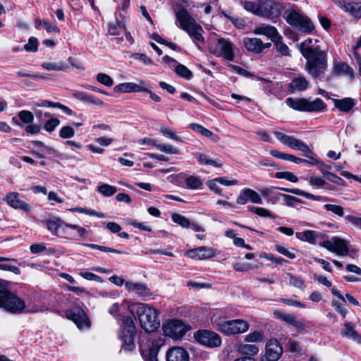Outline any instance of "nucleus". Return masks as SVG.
I'll return each mask as SVG.
<instances>
[{
	"label": "nucleus",
	"instance_id": "nucleus-30",
	"mask_svg": "<svg viewBox=\"0 0 361 361\" xmlns=\"http://www.w3.org/2000/svg\"><path fill=\"white\" fill-rule=\"evenodd\" d=\"M136 334H128L121 331L119 337L122 341V349L127 351H132L135 347L134 338Z\"/></svg>",
	"mask_w": 361,
	"mask_h": 361
},
{
	"label": "nucleus",
	"instance_id": "nucleus-25",
	"mask_svg": "<svg viewBox=\"0 0 361 361\" xmlns=\"http://www.w3.org/2000/svg\"><path fill=\"white\" fill-rule=\"evenodd\" d=\"M333 102L334 106L342 112H350L356 104L355 99L350 97H345L343 99H334Z\"/></svg>",
	"mask_w": 361,
	"mask_h": 361
},
{
	"label": "nucleus",
	"instance_id": "nucleus-44",
	"mask_svg": "<svg viewBox=\"0 0 361 361\" xmlns=\"http://www.w3.org/2000/svg\"><path fill=\"white\" fill-rule=\"evenodd\" d=\"M281 39H282V37L280 35L279 38H277L276 40L273 41L276 51H279V53H281V54L283 56H290V54L289 48L288 47V46L286 44H285L282 42Z\"/></svg>",
	"mask_w": 361,
	"mask_h": 361
},
{
	"label": "nucleus",
	"instance_id": "nucleus-28",
	"mask_svg": "<svg viewBox=\"0 0 361 361\" xmlns=\"http://www.w3.org/2000/svg\"><path fill=\"white\" fill-rule=\"evenodd\" d=\"M280 190L290 192L296 195L302 196L305 198L312 200L314 201H326L328 200V197L324 196H317L311 193L305 192L298 188H280Z\"/></svg>",
	"mask_w": 361,
	"mask_h": 361
},
{
	"label": "nucleus",
	"instance_id": "nucleus-32",
	"mask_svg": "<svg viewBox=\"0 0 361 361\" xmlns=\"http://www.w3.org/2000/svg\"><path fill=\"white\" fill-rule=\"evenodd\" d=\"M341 335L361 343V336L355 330L354 325L351 322L345 323L344 329L341 331Z\"/></svg>",
	"mask_w": 361,
	"mask_h": 361
},
{
	"label": "nucleus",
	"instance_id": "nucleus-56",
	"mask_svg": "<svg viewBox=\"0 0 361 361\" xmlns=\"http://www.w3.org/2000/svg\"><path fill=\"white\" fill-rule=\"evenodd\" d=\"M160 130L164 136L168 137L177 142H183L182 139L179 137L178 135H176V133L173 131L170 128L167 126H162Z\"/></svg>",
	"mask_w": 361,
	"mask_h": 361
},
{
	"label": "nucleus",
	"instance_id": "nucleus-6",
	"mask_svg": "<svg viewBox=\"0 0 361 361\" xmlns=\"http://www.w3.org/2000/svg\"><path fill=\"white\" fill-rule=\"evenodd\" d=\"M243 5L245 10L259 16L272 18L275 16L272 0H257L256 2L246 1Z\"/></svg>",
	"mask_w": 361,
	"mask_h": 361
},
{
	"label": "nucleus",
	"instance_id": "nucleus-36",
	"mask_svg": "<svg viewBox=\"0 0 361 361\" xmlns=\"http://www.w3.org/2000/svg\"><path fill=\"white\" fill-rule=\"evenodd\" d=\"M195 158H196L201 165H211L215 167H221L222 166L221 163L218 162L217 161L211 159L207 154H201V153H195L194 154Z\"/></svg>",
	"mask_w": 361,
	"mask_h": 361
},
{
	"label": "nucleus",
	"instance_id": "nucleus-45",
	"mask_svg": "<svg viewBox=\"0 0 361 361\" xmlns=\"http://www.w3.org/2000/svg\"><path fill=\"white\" fill-rule=\"evenodd\" d=\"M126 29L125 23L123 20L112 23L109 24V32L111 35H118L122 30Z\"/></svg>",
	"mask_w": 361,
	"mask_h": 361
},
{
	"label": "nucleus",
	"instance_id": "nucleus-27",
	"mask_svg": "<svg viewBox=\"0 0 361 361\" xmlns=\"http://www.w3.org/2000/svg\"><path fill=\"white\" fill-rule=\"evenodd\" d=\"M235 348L238 353L247 355L246 357H251V356H255L259 353V348L255 344L240 343H238Z\"/></svg>",
	"mask_w": 361,
	"mask_h": 361
},
{
	"label": "nucleus",
	"instance_id": "nucleus-17",
	"mask_svg": "<svg viewBox=\"0 0 361 361\" xmlns=\"http://www.w3.org/2000/svg\"><path fill=\"white\" fill-rule=\"evenodd\" d=\"M243 44L247 51L257 54L263 52L271 46L270 42L263 43L260 39L256 37H245Z\"/></svg>",
	"mask_w": 361,
	"mask_h": 361
},
{
	"label": "nucleus",
	"instance_id": "nucleus-12",
	"mask_svg": "<svg viewBox=\"0 0 361 361\" xmlns=\"http://www.w3.org/2000/svg\"><path fill=\"white\" fill-rule=\"evenodd\" d=\"M274 134L281 143L288 146L293 149L300 150L303 152H311L307 145L293 136L284 135L279 131H274Z\"/></svg>",
	"mask_w": 361,
	"mask_h": 361
},
{
	"label": "nucleus",
	"instance_id": "nucleus-2",
	"mask_svg": "<svg viewBox=\"0 0 361 361\" xmlns=\"http://www.w3.org/2000/svg\"><path fill=\"white\" fill-rule=\"evenodd\" d=\"M136 314L141 328L147 333H152L159 327L160 321L156 309L146 304H140L137 308Z\"/></svg>",
	"mask_w": 361,
	"mask_h": 361
},
{
	"label": "nucleus",
	"instance_id": "nucleus-13",
	"mask_svg": "<svg viewBox=\"0 0 361 361\" xmlns=\"http://www.w3.org/2000/svg\"><path fill=\"white\" fill-rule=\"evenodd\" d=\"M320 245L338 255L345 256L348 254L347 242L338 237L324 240L320 243Z\"/></svg>",
	"mask_w": 361,
	"mask_h": 361
},
{
	"label": "nucleus",
	"instance_id": "nucleus-61",
	"mask_svg": "<svg viewBox=\"0 0 361 361\" xmlns=\"http://www.w3.org/2000/svg\"><path fill=\"white\" fill-rule=\"evenodd\" d=\"M288 276H289V283L291 286L300 289H304V282L300 278L293 276L291 274H288Z\"/></svg>",
	"mask_w": 361,
	"mask_h": 361
},
{
	"label": "nucleus",
	"instance_id": "nucleus-63",
	"mask_svg": "<svg viewBox=\"0 0 361 361\" xmlns=\"http://www.w3.org/2000/svg\"><path fill=\"white\" fill-rule=\"evenodd\" d=\"M276 250L279 252L280 254L290 258V259H295L296 255L294 252L288 250L285 247L280 245H275Z\"/></svg>",
	"mask_w": 361,
	"mask_h": 361
},
{
	"label": "nucleus",
	"instance_id": "nucleus-3",
	"mask_svg": "<svg viewBox=\"0 0 361 361\" xmlns=\"http://www.w3.org/2000/svg\"><path fill=\"white\" fill-rule=\"evenodd\" d=\"M0 307L4 309L6 312L13 314H20L26 309L27 312H36L37 308H30L29 305L26 306L25 301L13 293L5 290L0 298Z\"/></svg>",
	"mask_w": 361,
	"mask_h": 361
},
{
	"label": "nucleus",
	"instance_id": "nucleus-8",
	"mask_svg": "<svg viewBox=\"0 0 361 361\" xmlns=\"http://www.w3.org/2000/svg\"><path fill=\"white\" fill-rule=\"evenodd\" d=\"M195 339L200 344L214 348L221 346L222 341L220 336L209 330H198L194 334Z\"/></svg>",
	"mask_w": 361,
	"mask_h": 361
},
{
	"label": "nucleus",
	"instance_id": "nucleus-14",
	"mask_svg": "<svg viewBox=\"0 0 361 361\" xmlns=\"http://www.w3.org/2000/svg\"><path fill=\"white\" fill-rule=\"evenodd\" d=\"M216 47L219 51L216 56L228 61H233L235 58V45L228 39L220 38L217 40Z\"/></svg>",
	"mask_w": 361,
	"mask_h": 361
},
{
	"label": "nucleus",
	"instance_id": "nucleus-20",
	"mask_svg": "<svg viewBox=\"0 0 361 361\" xmlns=\"http://www.w3.org/2000/svg\"><path fill=\"white\" fill-rule=\"evenodd\" d=\"M167 361H189V354L183 348L173 347L168 350L166 355Z\"/></svg>",
	"mask_w": 361,
	"mask_h": 361
},
{
	"label": "nucleus",
	"instance_id": "nucleus-15",
	"mask_svg": "<svg viewBox=\"0 0 361 361\" xmlns=\"http://www.w3.org/2000/svg\"><path fill=\"white\" fill-rule=\"evenodd\" d=\"M141 355L145 361H158L157 354L159 350V345L154 342L148 341L143 343L142 341L140 345Z\"/></svg>",
	"mask_w": 361,
	"mask_h": 361
},
{
	"label": "nucleus",
	"instance_id": "nucleus-50",
	"mask_svg": "<svg viewBox=\"0 0 361 361\" xmlns=\"http://www.w3.org/2000/svg\"><path fill=\"white\" fill-rule=\"evenodd\" d=\"M175 71L176 73L180 75V77H183L187 80H189L192 78V72L184 65L182 64H178L175 67Z\"/></svg>",
	"mask_w": 361,
	"mask_h": 361
},
{
	"label": "nucleus",
	"instance_id": "nucleus-18",
	"mask_svg": "<svg viewBox=\"0 0 361 361\" xmlns=\"http://www.w3.org/2000/svg\"><path fill=\"white\" fill-rule=\"evenodd\" d=\"M216 250L211 247L201 246L192 249L187 252V255L194 259L202 260L216 256Z\"/></svg>",
	"mask_w": 361,
	"mask_h": 361
},
{
	"label": "nucleus",
	"instance_id": "nucleus-22",
	"mask_svg": "<svg viewBox=\"0 0 361 361\" xmlns=\"http://www.w3.org/2000/svg\"><path fill=\"white\" fill-rule=\"evenodd\" d=\"M230 315L225 309H215L211 316V322L214 327L218 331L220 327L228 320Z\"/></svg>",
	"mask_w": 361,
	"mask_h": 361
},
{
	"label": "nucleus",
	"instance_id": "nucleus-60",
	"mask_svg": "<svg viewBox=\"0 0 361 361\" xmlns=\"http://www.w3.org/2000/svg\"><path fill=\"white\" fill-rule=\"evenodd\" d=\"M279 196L282 197L285 200V204L288 207H293L295 203H300L301 200L294 196L283 194V193H279Z\"/></svg>",
	"mask_w": 361,
	"mask_h": 361
},
{
	"label": "nucleus",
	"instance_id": "nucleus-53",
	"mask_svg": "<svg viewBox=\"0 0 361 361\" xmlns=\"http://www.w3.org/2000/svg\"><path fill=\"white\" fill-rule=\"evenodd\" d=\"M275 177L279 179H286L292 183H296L298 180V177L292 172L289 171L277 172L275 174Z\"/></svg>",
	"mask_w": 361,
	"mask_h": 361
},
{
	"label": "nucleus",
	"instance_id": "nucleus-5",
	"mask_svg": "<svg viewBox=\"0 0 361 361\" xmlns=\"http://www.w3.org/2000/svg\"><path fill=\"white\" fill-rule=\"evenodd\" d=\"M286 102L288 106L300 111H322L326 108V104L319 98L310 101L305 98L288 97Z\"/></svg>",
	"mask_w": 361,
	"mask_h": 361
},
{
	"label": "nucleus",
	"instance_id": "nucleus-16",
	"mask_svg": "<svg viewBox=\"0 0 361 361\" xmlns=\"http://www.w3.org/2000/svg\"><path fill=\"white\" fill-rule=\"evenodd\" d=\"M283 353V348L276 339H270L266 345L265 357L267 361H276Z\"/></svg>",
	"mask_w": 361,
	"mask_h": 361
},
{
	"label": "nucleus",
	"instance_id": "nucleus-19",
	"mask_svg": "<svg viewBox=\"0 0 361 361\" xmlns=\"http://www.w3.org/2000/svg\"><path fill=\"white\" fill-rule=\"evenodd\" d=\"M253 33L255 35H264L271 39L272 42L279 38L280 35L275 27L264 23L255 26L253 30Z\"/></svg>",
	"mask_w": 361,
	"mask_h": 361
},
{
	"label": "nucleus",
	"instance_id": "nucleus-37",
	"mask_svg": "<svg viewBox=\"0 0 361 361\" xmlns=\"http://www.w3.org/2000/svg\"><path fill=\"white\" fill-rule=\"evenodd\" d=\"M64 221L56 219H50L46 221L47 228L53 234L58 235L60 228L62 226H64Z\"/></svg>",
	"mask_w": 361,
	"mask_h": 361
},
{
	"label": "nucleus",
	"instance_id": "nucleus-42",
	"mask_svg": "<svg viewBox=\"0 0 361 361\" xmlns=\"http://www.w3.org/2000/svg\"><path fill=\"white\" fill-rule=\"evenodd\" d=\"M185 182L186 187L192 190L198 189L202 185V181L201 179L199 177L195 176H190L186 178Z\"/></svg>",
	"mask_w": 361,
	"mask_h": 361
},
{
	"label": "nucleus",
	"instance_id": "nucleus-21",
	"mask_svg": "<svg viewBox=\"0 0 361 361\" xmlns=\"http://www.w3.org/2000/svg\"><path fill=\"white\" fill-rule=\"evenodd\" d=\"M274 314L277 319H279L286 323L295 326L297 329H305V324L304 321L297 320L293 314L283 312L279 310L274 311Z\"/></svg>",
	"mask_w": 361,
	"mask_h": 361
},
{
	"label": "nucleus",
	"instance_id": "nucleus-43",
	"mask_svg": "<svg viewBox=\"0 0 361 361\" xmlns=\"http://www.w3.org/2000/svg\"><path fill=\"white\" fill-rule=\"evenodd\" d=\"M60 124V121L49 115V117L47 118V121L44 123V128L46 131L51 133H52L57 126Z\"/></svg>",
	"mask_w": 361,
	"mask_h": 361
},
{
	"label": "nucleus",
	"instance_id": "nucleus-54",
	"mask_svg": "<svg viewBox=\"0 0 361 361\" xmlns=\"http://www.w3.org/2000/svg\"><path fill=\"white\" fill-rule=\"evenodd\" d=\"M97 80L107 87H111L114 84L113 79L107 74L99 73L96 76Z\"/></svg>",
	"mask_w": 361,
	"mask_h": 361
},
{
	"label": "nucleus",
	"instance_id": "nucleus-29",
	"mask_svg": "<svg viewBox=\"0 0 361 361\" xmlns=\"http://www.w3.org/2000/svg\"><path fill=\"white\" fill-rule=\"evenodd\" d=\"M125 285L128 290L134 292L139 296H147L150 295L149 289L143 283L126 282Z\"/></svg>",
	"mask_w": 361,
	"mask_h": 361
},
{
	"label": "nucleus",
	"instance_id": "nucleus-33",
	"mask_svg": "<svg viewBox=\"0 0 361 361\" xmlns=\"http://www.w3.org/2000/svg\"><path fill=\"white\" fill-rule=\"evenodd\" d=\"M309 82L304 76H298L294 78L289 84V88L293 91H304L307 89Z\"/></svg>",
	"mask_w": 361,
	"mask_h": 361
},
{
	"label": "nucleus",
	"instance_id": "nucleus-7",
	"mask_svg": "<svg viewBox=\"0 0 361 361\" xmlns=\"http://www.w3.org/2000/svg\"><path fill=\"white\" fill-rule=\"evenodd\" d=\"M283 17L288 24L303 32L310 33L314 30V27L311 20L295 10H286Z\"/></svg>",
	"mask_w": 361,
	"mask_h": 361
},
{
	"label": "nucleus",
	"instance_id": "nucleus-46",
	"mask_svg": "<svg viewBox=\"0 0 361 361\" xmlns=\"http://www.w3.org/2000/svg\"><path fill=\"white\" fill-rule=\"evenodd\" d=\"M173 221L183 228H188L190 226V220L180 214H173L171 216Z\"/></svg>",
	"mask_w": 361,
	"mask_h": 361
},
{
	"label": "nucleus",
	"instance_id": "nucleus-47",
	"mask_svg": "<svg viewBox=\"0 0 361 361\" xmlns=\"http://www.w3.org/2000/svg\"><path fill=\"white\" fill-rule=\"evenodd\" d=\"M245 196L247 197L248 200L254 204H262V200L260 195L254 190L245 188Z\"/></svg>",
	"mask_w": 361,
	"mask_h": 361
},
{
	"label": "nucleus",
	"instance_id": "nucleus-26",
	"mask_svg": "<svg viewBox=\"0 0 361 361\" xmlns=\"http://www.w3.org/2000/svg\"><path fill=\"white\" fill-rule=\"evenodd\" d=\"M74 98L93 105L102 107L104 106V102L92 95L88 94L84 92L76 91L73 94Z\"/></svg>",
	"mask_w": 361,
	"mask_h": 361
},
{
	"label": "nucleus",
	"instance_id": "nucleus-9",
	"mask_svg": "<svg viewBox=\"0 0 361 361\" xmlns=\"http://www.w3.org/2000/svg\"><path fill=\"white\" fill-rule=\"evenodd\" d=\"M250 327V324L243 319H232L226 322L218 330L225 336H233L235 334H243L246 332Z\"/></svg>",
	"mask_w": 361,
	"mask_h": 361
},
{
	"label": "nucleus",
	"instance_id": "nucleus-62",
	"mask_svg": "<svg viewBox=\"0 0 361 361\" xmlns=\"http://www.w3.org/2000/svg\"><path fill=\"white\" fill-rule=\"evenodd\" d=\"M249 210L262 217H272L271 212L263 207H250Z\"/></svg>",
	"mask_w": 361,
	"mask_h": 361
},
{
	"label": "nucleus",
	"instance_id": "nucleus-48",
	"mask_svg": "<svg viewBox=\"0 0 361 361\" xmlns=\"http://www.w3.org/2000/svg\"><path fill=\"white\" fill-rule=\"evenodd\" d=\"M41 66L47 71H65L67 68V66L64 63H56L52 62H44L41 64Z\"/></svg>",
	"mask_w": 361,
	"mask_h": 361
},
{
	"label": "nucleus",
	"instance_id": "nucleus-59",
	"mask_svg": "<svg viewBox=\"0 0 361 361\" xmlns=\"http://www.w3.org/2000/svg\"><path fill=\"white\" fill-rule=\"evenodd\" d=\"M74 129L69 126L62 127L59 131L60 137L64 139L71 138L74 136Z\"/></svg>",
	"mask_w": 361,
	"mask_h": 361
},
{
	"label": "nucleus",
	"instance_id": "nucleus-58",
	"mask_svg": "<svg viewBox=\"0 0 361 361\" xmlns=\"http://www.w3.org/2000/svg\"><path fill=\"white\" fill-rule=\"evenodd\" d=\"M38 48V40L36 37H32L28 39L27 44L24 45V49L27 51L36 52Z\"/></svg>",
	"mask_w": 361,
	"mask_h": 361
},
{
	"label": "nucleus",
	"instance_id": "nucleus-64",
	"mask_svg": "<svg viewBox=\"0 0 361 361\" xmlns=\"http://www.w3.org/2000/svg\"><path fill=\"white\" fill-rule=\"evenodd\" d=\"M79 275L82 276L83 279H85L89 281H94L97 282H102V279L100 276L89 271H80Z\"/></svg>",
	"mask_w": 361,
	"mask_h": 361
},
{
	"label": "nucleus",
	"instance_id": "nucleus-10",
	"mask_svg": "<svg viewBox=\"0 0 361 361\" xmlns=\"http://www.w3.org/2000/svg\"><path fill=\"white\" fill-rule=\"evenodd\" d=\"M190 329V327L180 319H173L163 326L164 334L173 338L183 336Z\"/></svg>",
	"mask_w": 361,
	"mask_h": 361
},
{
	"label": "nucleus",
	"instance_id": "nucleus-31",
	"mask_svg": "<svg viewBox=\"0 0 361 361\" xmlns=\"http://www.w3.org/2000/svg\"><path fill=\"white\" fill-rule=\"evenodd\" d=\"M115 92H142L144 87L133 82H123L114 87Z\"/></svg>",
	"mask_w": 361,
	"mask_h": 361
},
{
	"label": "nucleus",
	"instance_id": "nucleus-35",
	"mask_svg": "<svg viewBox=\"0 0 361 361\" xmlns=\"http://www.w3.org/2000/svg\"><path fill=\"white\" fill-rule=\"evenodd\" d=\"M296 238L302 241L308 242L310 244H315L317 238V232L312 230H306L295 233Z\"/></svg>",
	"mask_w": 361,
	"mask_h": 361
},
{
	"label": "nucleus",
	"instance_id": "nucleus-49",
	"mask_svg": "<svg viewBox=\"0 0 361 361\" xmlns=\"http://www.w3.org/2000/svg\"><path fill=\"white\" fill-rule=\"evenodd\" d=\"M83 245L85 247L92 248V249L98 250H100L102 252H112V253H116V254H123L124 253L121 250H118L116 249H114V248H111L109 247H105V246H102V245H97V244H83Z\"/></svg>",
	"mask_w": 361,
	"mask_h": 361
},
{
	"label": "nucleus",
	"instance_id": "nucleus-41",
	"mask_svg": "<svg viewBox=\"0 0 361 361\" xmlns=\"http://www.w3.org/2000/svg\"><path fill=\"white\" fill-rule=\"evenodd\" d=\"M280 188H282L271 186V187L263 188L260 189L259 191H260L262 195L265 199H267L269 202H271L272 204H274L278 201V198L276 197L275 200H271V197L272 196V195H274L275 190H276V189L280 190Z\"/></svg>",
	"mask_w": 361,
	"mask_h": 361
},
{
	"label": "nucleus",
	"instance_id": "nucleus-55",
	"mask_svg": "<svg viewBox=\"0 0 361 361\" xmlns=\"http://www.w3.org/2000/svg\"><path fill=\"white\" fill-rule=\"evenodd\" d=\"M19 118L24 123L30 124L32 123L34 120V116L32 113L30 111L23 110L20 111L18 114Z\"/></svg>",
	"mask_w": 361,
	"mask_h": 361
},
{
	"label": "nucleus",
	"instance_id": "nucleus-52",
	"mask_svg": "<svg viewBox=\"0 0 361 361\" xmlns=\"http://www.w3.org/2000/svg\"><path fill=\"white\" fill-rule=\"evenodd\" d=\"M324 208L328 211L334 213L338 216H343L344 208L342 206L332 204H326L324 205Z\"/></svg>",
	"mask_w": 361,
	"mask_h": 361
},
{
	"label": "nucleus",
	"instance_id": "nucleus-57",
	"mask_svg": "<svg viewBox=\"0 0 361 361\" xmlns=\"http://www.w3.org/2000/svg\"><path fill=\"white\" fill-rule=\"evenodd\" d=\"M156 148L161 152H165L166 154H178V149L171 145H164V144H158L156 145Z\"/></svg>",
	"mask_w": 361,
	"mask_h": 361
},
{
	"label": "nucleus",
	"instance_id": "nucleus-38",
	"mask_svg": "<svg viewBox=\"0 0 361 361\" xmlns=\"http://www.w3.org/2000/svg\"><path fill=\"white\" fill-rule=\"evenodd\" d=\"M121 331L128 334H136L135 326L133 319L128 316L124 317L122 319Z\"/></svg>",
	"mask_w": 361,
	"mask_h": 361
},
{
	"label": "nucleus",
	"instance_id": "nucleus-34",
	"mask_svg": "<svg viewBox=\"0 0 361 361\" xmlns=\"http://www.w3.org/2000/svg\"><path fill=\"white\" fill-rule=\"evenodd\" d=\"M343 8L355 18H361V2L345 3Z\"/></svg>",
	"mask_w": 361,
	"mask_h": 361
},
{
	"label": "nucleus",
	"instance_id": "nucleus-11",
	"mask_svg": "<svg viewBox=\"0 0 361 361\" xmlns=\"http://www.w3.org/2000/svg\"><path fill=\"white\" fill-rule=\"evenodd\" d=\"M67 318L72 320L79 329L89 327L90 322L83 310L78 306L73 307L66 311Z\"/></svg>",
	"mask_w": 361,
	"mask_h": 361
},
{
	"label": "nucleus",
	"instance_id": "nucleus-23",
	"mask_svg": "<svg viewBox=\"0 0 361 361\" xmlns=\"http://www.w3.org/2000/svg\"><path fill=\"white\" fill-rule=\"evenodd\" d=\"M6 201L8 205L14 209H20L25 212H29L30 207L29 204L19 198V194L18 192H10L6 195Z\"/></svg>",
	"mask_w": 361,
	"mask_h": 361
},
{
	"label": "nucleus",
	"instance_id": "nucleus-1",
	"mask_svg": "<svg viewBox=\"0 0 361 361\" xmlns=\"http://www.w3.org/2000/svg\"><path fill=\"white\" fill-rule=\"evenodd\" d=\"M318 43L317 39L308 37L300 44V51L307 60L305 70L313 78L321 80L327 68V56Z\"/></svg>",
	"mask_w": 361,
	"mask_h": 361
},
{
	"label": "nucleus",
	"instance_id": "nucleus-40",
	"mask_svg": "<svg viewBox=\"0 0 361 361\" xmlns=\"http://www.w3.org/2000/svg\"><path fill=\"white\" fill-rule=\"evenodd\" d=\"M264 338V333L259 331L250 332L245 336V341L248 343H260Z\"/></svg>",
	"mask_w": 361,
	"mask_h": 361
},
{
	"label": "nucleus",
	"instance_id": "nucleus-24",
	"mask_svg": "<svg viewBox=\"0 0 361 361\" xmlns=\"http://www.w3.org/2000/svg\"><path fill=\"white\" fill-rule=\"evenodd\" d=\"M332 73L334 75L348 76L350 80H353L355 76L353 69L344 62H335Z\"/></svg>",
	"mask_w": 361,
	"mask_h": 361
},
{
	"label": "nucleus",
	"instance_id": "nucleus-39",
	"mask_svg": "<svg viewBox=\"0 0 361 361\" xmlns=\"http://www.w3.org/2000/svg\"><path fill=\"white\" fill-rule=\"evenodd\" d=\"M97 190L104 197H111L117 192V188L106 183H102L98 185Z\"/></svg>",
	"mask_w": 361,
	"mask_h": 361
},
{
	"label": "nucleus",
	"instance_id": "nucleus-51",
	"mask_svg": "<svg viewBox=\"0 0 361 361\" xmlns=\"http://www.w3.org/2000/svg\"><path fill=\"white\" fill-rule=\"evenodd\" d=\"M190 128L192 129L194 131L207 137H211L213 135L212 131H210L209 130L207 129L206 128L198 123H190Z\"/></svg>",
	"mask_w": 361,
	"mask_h": 361
},
{
	"label": "nucleus",
	"instance_id": "nucleus-4",
	"mask_svg": "<svg viewBox=\"0 0 361 361\" xmlns=\"http://www.w3.org/2000/svg\"><path fill=\"white\" fill-rule=\"evenodd\" d=\"M176 16L178 20L180 27L187 32L192 38L194 42H203V30L195 20L189 15L185 8H180L176 13Z\"/></svg>",
	"mask_w": 361,
	"mask_h": 361
}]
</instances>
